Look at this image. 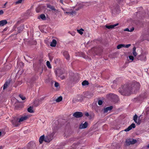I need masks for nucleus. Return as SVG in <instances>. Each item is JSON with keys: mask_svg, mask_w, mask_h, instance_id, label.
Returning a JSON list of instances; mask_svg holds the SVG:
<instances>
[{"mask_svg": "<svg viewBox=\"0 0 149 149\" xmlns=\"http://www.w3.org/2000/svg\"><path fill=\"white\" fill-rule=\"evenodd\" d=\"M116 1L119 3H121L125 0H116Z\"/></svg>", "mask_w": 149, "mask_h": 149, "instance_id": "nucleus-32", "label": "nucleus"}, {"mask_svg": "<svg viewBox=\"0 0 149 149\" xmlns=\"http://www.w3.org/2000/svg\"><path fill=\"white\" fill-rule=\"evenodd\" d=\"M36 11L37 13L39 12V11L37 9L36 10Z\"/></svg>", "mask_w": 149, "mask_h": 149, "instance_id": "nucleus-48", "label": "nucleus"}, {"mask_svg": "<svg viewBox=\"0 0 149 149\" xmlns=\"http://www.w3.org/2000/svg\"><path fill=\"white\" fill-rule=\"evenodd\" d=\"M12 123H13V124L14 125H15V126H18L17 124L16 123H15L13 121H12Z\"/></svg>", "mask_w": 149, "mask_h": 149, "instance_id": "nucleus-38", "label": "nucleus"}, {"mask_svg": "<svg viewBox=\"0 0 149 149\" xmlns=\"http://www.w3.org/2000/svg\"><path fill=\"white\" fill-rule=\"evenodd\" d=\"M109 97L113 100H114L115 99L117 100L118 99V96L116 95L113 93H110L109 94Z\"/></svg>", "mask_w": 149, "mask_h": 149, "instance_id": "nucleus-12", "label": "nucleus"}, {"mask_svg": "<svg viewBox=\"0 0 149 149\" xmlns=\"http://www.w3.org/2000/svg\"><path fill=\"white\" fill-rule=\"evenodd\" d=\"M28 118V117L27 116L22 117L19 118L18 122L20 123L24 121V120H25Z\"/></svg>", "mask_w": 149, "mask_h": 149, "instance_id": "nucleus-19", "label": "nucleus"}, {"mask_svg": "<svg viewBox=\"0 0 149 149\" xmlns=\"http://www.w3.org/2000/svg\"><path fill=\"white\" fill-rule=\"evenodd\" d=\"M88 123L87 122H85L84 123H81L79 125V128L80 129L86 128L88 126Z\"/></svg>", "mask_w": 149, "mask_h": 149, "instance_id": "nucleus-7", "label": "nucleus"}, {"mask_svg": "<svg viewBox=\"0 0 149 149\" xmlns=\"http://www.w3.org/2000/svg\"><path fill=\"white\" fill-rule=\"evenodd\" d=\"M140 116H139L138 118V121H137V119L138 118V116L136 114H135L133 117V120L138 125H139L141 123V120L140 119Z\"/></svg>", "mask_w": 149, "mask_h": 149, "instance_id": "nucleus-5", "label": "nucleus"}, {"mask_svg": "<svg viewBox=\"0 0 149 149\" xmlns=\"http://www.w3.org/2000/svg\"><path fill=\"white\" fill-rule=\"evenodd\" d=\"M6 3H6L5 4H4V5L5 6L6 5Z\"/></svg>", "mask_w": 149, "mask_h": 149, "instance_id": "nucleus-50", "label": "nucleus"}, {"mask_svg": "<svg viewBox=\"0 0 149 149\" xmlns=\"http://www.w3.org/2000/svg\"><path fill=\"white\" fill-rule=\"evenodd\" d=\"M124 47V44H119L117 46V48L118 49H120V48L122 47Z\"/></svg>", "mask_w": 149, "mask_h": 149, "instance_id": "nucleus-29", "label": "nucleus"}, {"mask_svg": "<svg viewBox=\"0 0 149 149\" xmlns=\"http://www.w3.org/2000/svg\"><path fill=\"white\" fill-rule=\"evenodd\" d=\"M137 142L136 140L130 139H127L126 140L125 142L127 145H130L131 144H133Z\"/></svg>", "mask_w": 149, "mask_h": 149, "instance_id": "nucleus-3", "label": "nucleus"}, {"mask_svg": "<svg viewBox=\"0 0 149 149\" xmlns=\"http://www.w3.org/2000/svg\"><path fill=\"white\" fill-rule=\"evenodd\" d=\"M63 54L67 60L69 58L70 55L68 51H65L63 53Z\"/></svg>", "mask_w": 149, "mask_h": 149, "instance_id": "nucleus-15", "label": "nucleus"}, {"mask_svg": "<svg viewBox=\"0 0 149 149\" xmlns=\"http://www.w3.org/2000/svg\"><path fill=\"white\" fill-rule=\"evenodd\" d=\"M23 28V27L22 26V28H21V29H22Z\"/></svg>", "mask_w": 149, "mask_h": 149, "instance_id": "nucleus-51", "label": "nucleus"}, {"mask_svg": "<svg viewBox=\"0 0 149 149\" xmlns=\"http://www.w3.org/2000/svg\"><path fill=\"white\" fill-rule=\"evenodd\" d=\"M53 139V135L52 134H48L45 137V142L49 143Z\"/></svg>", "mask_w": 149, "mask_h": 149, "instance_id": "nucleus-4", "label": "nucleus"}, {"mask_svg": "<svg viewBox=\"0 0 149 149\" xmlns=\"http://www.w3.org/2000/svg\"><path fill=\"white\" fill-rule=\"evenodd\" d=\"M130 46H131V44H130L126 45H124V47H126V48H128Z\"/></svg>", "mask_w": 149, "mask_h": 149, "instance_id": "nucleus-36", "label": "nucleus"}, {"mask_svg": "<svg viewBox=\"0 0 149 149\" xmlns=\"http://www.w3.org/2000/svg\"><path fill=\"white\" fill-rule=\"evenodd\" d=\"M43 141H45V137L44 135L41 136L39 140V142L40 144L42 143Z\"/></svg>", "mask_w": 149, "mask_h": 149, "instance_id": "nucleus-18", "label": "nucleus"}, {"mask_svg": "<svg viewBox=\"0 0 149 149\" xmlns=\"http://www.w3.org/2000/svg\"><path fill=\"white\" fill-rule=\"evenodd\" d=\"M61 9L64 11H65L66 10H65L64 8H63L62 7H61Z\"/></svg>", "mask_w": 149, "mask_h": 149, "instance_id": "nucleus-45", "label": "nucleus"}, {"mask_svg": "<svg viewBox=\"0 0 149 149\" xmlns=\"http://www.w3.org/2000/svg\"><path fill=\"white\" fill-rule=\"evenodd\" d=\"M140 87L139 83L134 82L132 84L124 85L122 88H120L118 91L122 95H128L133 92L135 93Z\"/></svg>", "mask_w": 149, "mask_h": 149, "instance_id": "nucleus-1", "label": "nucleus"}, {"mask_svg": "<svg viewBox=\"0 0 149 149\" xmlns=\"http://www.w3.org/2000/svg\"><path fill=\"white\" fill-rule=\"evenodd\" d=\"M134 30V27H132L130 30V32H132Z\"/></svg>", "mask_w": 149, "mask_h": 149, "instance_id": "nucleus-37", "label": "nucleus"}, {"mask_svg": "<svg viewBox=\"0 0 149 149\" xmlns=\"http://www.w3.org/2000/svg\"><path fill=\"white\" fill-rule=\"evenodd\" d=\"M9 84V83L8 82V81H6V83H5L3 85V89L4 90L8 86V84Z\"/></svg>", "mask_w": 149, "mask_h": 149, "instance_id": "nucleus-28", "label": "nucleus"}, {"mask_svg": "<svg viewBox=\"0 0 149 149\" xmlns=\"http://www.w3.org/2000/svg\"><path fill=\"white\" fill-rule=\"evenodd\" d=\"M65 73V71L61 72L60 73V75L59 76V77H60V78L62 80L64 79L65 78L66 75H62L64 74Z\"/></svg>", "mask_w": 149, "mask_h": 149, "instance_id": "nucleus-17", "label": "nucleus"}, {"mask_svg": "<svg viewBox=\"0 0 149 149\" xmlns=\"http://www.w3.org/2000/svg\"><path fill=\"white\" fill-rule=\"evenodd\" d=\"M103 103L102 101L101 100H99L98 102V104L99 105H101Z\"/></svg>", "mask_w": 149, "mask_h": 149, "instance_id": "nucleus-33", "label": "nucleus"}, {"mask_svg": "<svg viewBox=\"0 0 149 149\" xmlns=\"http://www.w3.org/2000/svg\"><path fill=\"white\" fill-rule=\"evenodd\" d=\"M147 147L148 148H149V144L147 146Z\"/></svg>", "mask_w": 149, "mask_h": 149, "instance_id": "nucleus-49", "label": "nucleus"}, {"mask_svg": "<svg viewBox=\"0 0 149 149\" xmlns=\"http://www.w3.org/2000/svg\"><path fill=\"white\" fill-rule=\"evenodd\" d=\"M27 111L28 112L30 113H33L34 112L33 110V108L31 107H30L29 108H28Z\"/></svg>", "mask_w": 149, "mask_h": 149, "instance_id": "nucleus-25", "label": "nucleus"}, {"mask_svg": "<svg viewBox=\"0 0 149 149\" xmlns=\"http://www.w3.org/2000/svg\"><path fill=\"white\" fill-rule=\"evenodd\" d=\"M3 148V147L2 146H0V149H2Z\"/></svg>", "mask_w": 149, "mask_h": 149, "instance_id": "nucleus-46", "label": "nucleus"}, {"mask_svg": "<svg viewBox=\"0 0 149 149\" xmlns=\"http://www.w3.org/2000/svg\"><path fill=\"white\" fill-rule=\"evenodd\" d=\"M47 7L50 9L52 10L55 11L56 12H58V10L56 9L53 6L49 4H47Z\"/></svg>", "mask_w": 149, "mask_h": 149, "instance_id": "nucleus-14", "label": "nucleus"}, {"mask_svg": "<svg viewBox=\"0 0 149 149\" xmlns=\"http://www.w3.org/2000/svg\"><path fill=\"white\" fill-rule=\"evenodd\" d=\"M84 31V30L82 28H81L79 30H77V31L80 34H81V35H82L83 34V33L82 32V31Z\"/></svg>", "mask_w": 149, "mask_h": 149, "instance_id": "nucleus-27", "label": "nucleus"}, {"mask_svg": "<svg viewBox=\"0 0 149 149\" xmlns=\"http://www.w3.org/2000/svg\"><path fill=\"white\" fill-rule=\"evenodd\" d=\"M129 58L130 60H131L132 61H133L134 60V57L132 56H129Z\"/></svg>", "mask_w": 149, "mask_h": 149, "instance_id": "nucleus-34", "label": "nucleus"}, {"mask_svg": "<svg viewBox=\"0 0 149 149\" xmlns=\"http://www.w3.org/2000/svg\"><path fill=\"white\" fill-rule=\"evenodd\" d=\"M78 9L76 10H78Z\"/></svg>", "mask_w": 149, "mask_h": 149, "instance_id": "nucleus-53", "label": "nucleus"}, {"mask_svg": "<svg viewBox=\"0 0 149 149\" xmlns=\"http://www.w3.org/2000/svg\"><path fill=\"white\" fill-rule=\"evenodd\" d=\"M46 63L47 65L48 68H51L52 66L51 65L50 62L49 61H47Z\"/></svg>", "mask_w": 149, "mask_h": 149, "instance_id": "nucleus-30", "label": "nucleus"}, {"mask_svg": "<svg viewBox=\"0 0 149 149\" xmlns=\"http://www.w3.org/2000/svg\"><path fill=\"white\" fill-rule=\"evenodd\" d=\"M7 23V22L6 20L4 19L0 21V26H4Z\"/></svg>", "mask_w": 149, "mask_h": 149, "instance_id": "nucleus-16", "label": "nucleus"}, {"mask_svg": "<svg viewBox=\"0 0 149 149\" xmlns=\"http://www.w3.org/2000/svg\"><path fill=\"white\" fill-rule=\"evenodd\" d=\"M62 97L61 96L58 97L57 99L56 100V102H59L61 101L62 100Z\"/></svg>", "mask_w": 149, "mask_h": 149, "instance_id": "nucleus-26", "label": "nucleus"}, {"mask_svg": "<svg viewBox=\"0 0 149 149\" xmlns=\"http://www.w3.org/2000/svg\"><path fill=\"white\" fill-rule=\"evenodd\" d=\"M85 115L86 116H87V117H88V116H89V113H88V112H86V113H85Z\"/></svg>", "mask_w": 149, "mask_h": 149, "instance_id": "nucleus-40", "label": "nucleus"}, {"mask_svg": "<svg viewBox=\"0 0 149 149\" xmlns=\"http://www.w3.org/2000/svg\"><path fill=\"white\" fill-rule=\"evenodd\" d=\"M124 31L130 32V30L128 28H126L125 29Z\"/></svg>", "mask_w": 149, "mask_h": 149, "instance_id": "nucleus-41", "label": "nucleus"}, {"mask_svg": "<svg viewBox=\"0 0 149 149\" xmlns=\"http://www.w3.org/2000/svg\"><path fill=\"white\" fill-rule=\"evenodd\" d=\"M65 13L69 14L70 15H73L74 14H76V12L75 11H70V12H64Z\"/></svg>", "mask_w": 149, "mask_h": 149, "instance_id": "nucleus-21", "label": "nucleus"}, {"mask_svg": "<svg viewBox=\"0 0 149 149\" xmlns=\"http://www.w3.org/2000/svg\"><path fill=\"white\" fill-rule=\"evenodd\" d=\"M95 53L97 55H100L102 52V50L101 49L94 48Z\"/></svg>", "mask_w": 149, "mask_h": 149, "instance_id": "nucleus-9", "label": "nucleus"}, {"mask_svg": "<svg viewBox=\"0 0 149 149\" xmlns=\"http://www.w3.org/2000/svg\"><path fill=\"white\" fill-rule=\"evenodd\" d=\"M1 132H0V136H1Z\"/></svg>", "mask_w": 149, "mask_h": 149, "instance_id": "nucleus-47", "label": "nucleus"}, {"mask_svg": "<svg viewBox=\"0 0 149 149\" xmlns=\"http://www.w3.org/2000/svg\"><path fill=\"white\" fill-rule=\"evenodd\" d=\"M19 96L22 100H24L26 99V97L22 95H19Z\"/></svg>", "mask_w": 149, "mask_h": 149, "instance_id": "nucleus-31", "label": "nucleus"}, {"mask_svg": "<svg viewBox=\"0 0 149 149\" xmlns=\"http://www.w3.org/2000/svg\"><path fill=\"white\" fill-rule=\"evenodd\" d=\"M87 80H84L82 83V85L83 86L88 85L89 84Z\"/></svg>", "mask_w": 149, "mask_h": 149, "instance_id": "nucleus-23", "label": "nucleus"}, {"mask_svg": "<svg viewBox=\"0 0 149 149\" xmlns=\"http://www.w3.org/2000/svg\"><path fill=\"white\" fill-rule=\"evenodd\" d=\"M3 13V11L2 10H0V15H2Z\"/></svg>", "mask_w": 149, "mask_h": 149, "instance_id": "nucleus-39", "label": "nucleus"}, {"mask_svg": "<svg viewBox=\"0 0 149 149\" xmlns=\"http://www.w3.org/2000/svg\"><path fill=\"white\" fill-rule=\"evenodd\" d=\"M113 108L112 106H110V107H107L105 108L104 109V113H106L107 112L109 111H110Z\"/></svg>", "mask_w": 149, "mask_h": 149, "instance_id": "nucleus-13", "label": "nucleus"}, {"mask_svg": "<svg viewBox=\"0 0 149 149\" xmlns=\"http://www.w3.org/2000/svg\"><path fill=\"white\" fill-rule=\"evenodd\" d=\"M54 86L55 87H57L59 86V84L57 82H55Z\"/></svg>", "mask_w": 149, "mask_h": 149, "instance_id": "nucleus-35", "label": "nucleus"}, {"mask_svg": "<svg viewBox=\"0 0 149 149\" xmlns=\"http://www.w3.org/2000/svg\"><path fill=\"white\" fill-rule=\"evenodd\" d=\"M57 43L55 39H53L52 42H51L50 46L52 47H55Z\"/></svg>", "mask_w": 149, "mask_h": 149, "instance_id": "nucleus-20", "label": "nucleus"}, {"mask_svg": "<svg viewBox=\"0 0 149 149\" xmlns=\"http://www.w3.org/2000/svg\"><path fill=\"white\" fill-rule=\"evenodd\" d=\"M39 17H38V19H40V18H41L43 20H45L46 19V17L45 15L44 14H41Z\"/></svg>", "mask_w": 149, "mask_h": 149, "instance_id": "nucleus-22", "label": "nucleus"}, {"mask_svg": "<svg viewBox=\"0 0 149 149\" xmlns=\"http://www.w3.org/2000/svg\"><path fill=\"white\" fill-rule=\"evenodd\" d=\"M42 72H41L40 73V74L42 73Z\"/></svg>", "mask_w": 149, "mask_h": 149, "instance_id": "nucleus-54", "label": "nucleus"}, {"mask_svg": "<svg viewBox=\"0 0 149 149\" xmlns=\"http://www.w3.org/2000/svg\"><path fill=\"white\" fill-rule=\"evenodd\" d=\"M32 143V145H34V146H36V144L34 143H33V142H32V143Z\"/></svg>", "mask_w": 149, "mask_h": 149, "instance_id": "nucleus-43", "label": "nucleus"}, {"mask_svg": "<svg viewBox=\"0 0 149 149\" xmlns=\"http://www.w3.org/2000/svg\"><path fill=\"white\" fill-rule=\"evenodd\" d=\"M135 127V124L133 123L131 124L125 130V131L126 132L129 131L131 130L132 128H134Z\"/></svg>", "mask_w": 149, "mask_h": 149, "instance_id": "nucleus-10", "label": "nucleus"}, {"mask_svg": "<svg viewBox=\"0 0 149 149\" xmlns=\"http://www.w3.org/2000/svg\"><path fill=\"white\" fill-rule=\"evenodd\" d=\"M138 59L142 61H146V57L145 55L144 54H142L139 55L138 57Z\"/></svg>", "mask_w": 149, "mask_h": 149, "instance_id": "nucleus-8", "label": "nucleus"}, {"mask_svg": "<svg viewBox=\"0 0 149 149\" xmlns=\"http://www.w3.org/2000/svg\"><path fill=\"white\" fill-rule=\"evenodd\" d=\"M70 80L71 82L76 83L79 81V77L77 74H73V75L70 77Z\"/></svg>", "mask_w": 149, "mask_h": 149, "instance_id": "nucleus-2", "label": "nucleus"}, {"mask_svg": "<svg viewBox=\"0 0 149 149\" xmlns=\"http://www.w3.org/2000/svg\"><path fill=\"white\" fill-rule=\"evenodd\" d=\"M59 2L60 3H63V0H60L59 1Z\"/></svg>", "mask_w": 149, "mask_h": 149, "instance_id": "nucleus-42", "label": "nucleus"}, {"mask_svg": "<svg viewBox=\"0 0 149 149\" xmlns=\"http://www.w3.org/2000/svg\"><path fill=\"white\" fill-rule=\"evenodd\" d=\"M136 47H134L133 49L132 54L135 56H136L137 55V53L136 52Z\"/></svg>", "mask_w": 149, "mask_h": 149, "instance_id": "nucleus-24", "label": "nucleus"}, {"mask_svg": "<svg viewBox=\"0 0 149 149\" xmlns=\"http://www.w3.org/2000/svg\"><path fill=\"white\" fill-rule=\"evenodd\" d=\"M119 25L118 23H117L116 24H113V25H106L105 26V27L109 29H112L114 28L116 26Z\"/></svg>", "mask_w": 149, "mask_h": 149, "instance_id": "nucleus-11", "label": "nucleus"}, {"mask_svg": "<svg viewBox=\"0 0 149 149\" xmlns=\"http://www.w3.org/2000/svg\"><path fill=\"white\" fill-rule=\"evenodd\" d=\"M83 115L82 112L77 111L74 113L73 116L75 118H79L83 116Z\"/></svg>", "mask_w": 149, "mask_h": 149, "instance_id": "nucleus-6", "label": "nucleus"}, {"mask_svg": "<svg viewBox=\"0 0 149 149\" xmlns=\"http://www.w3.org/2000/svg\"><path fill=\"white\" fill-rule=\"evenodd\" d=\"M4 31H5V29H4Z\"/></svg>", "mask_w": 149, "mask_h": 149, "instance_id": "nucleus-52", "label": "nucleus"}, {"mask_svg": "<svg viewBox=\"0 0 149 149\" xmlns=\"http://www.w3.org/2000/svg\"><path fill=\"white\" fill-rule=\"evenodd\" d=\"M61 9L64 11H65L66 10H65L64 8H63L62 7H61Z\"/></svg>", "mask_w": 149, "mask_h": 149, "instance_id": "nucleus-44", "label": "nucleus"}]
</instances>
